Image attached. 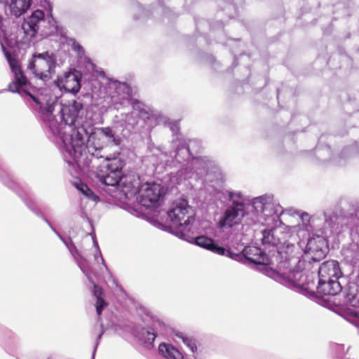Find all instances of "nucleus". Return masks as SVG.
Listing matches in <instances>:
<instances>
[{
  "instance_id": "nucleus-1",
  "label": "nucleus",
  "mask_w": 359,
  "mask_h": 359,
  "mask_svg": "<svg viewBox=\"0 0 359 359\" xmlns=\"http://www.w3.org/2000/svg\"><path fill=\"white\" fill-rule=\"evenodd\" d=\"M4 54L10 68L14 74V81L8 85V90L17 93L22 96L29 97L33 101L32 107L43 121L48 131L54 137H59L69 144V135L74 130L81 126L79 118L83 114V104L81 101L72 100L66 102H59L56 97L48 95L36 94L18 61L5 46L1 43ZM63 148V145L62 146Z\"/></svg>"
},
{
  "instance_id": "nucleus-37",
  "label": "nucleus",
  "mask_w": 359,
  "mask_h": 359,
  "mask_svg": "<svg viewBox=\"0 0 359 359\" xmlns=\"http://www.w3.org/2000/svg\"><path fill=\"white\" fill-rule=\"evenodd\" d=\"M49 22L50 23H53V27L55 29L56 28V21L54 19V18L53 17L52 14L50 13V20H49Z\"/></svg>"
},
{
  "instance_id": "nucleus-43",
  "label": "nucleus",
  "mask_w": 359,
  "mask_h": 359,
  "mask_svg": "<svg viewBox=\"0 0 359 359\" xmlns=\"http://www.w3.org/2000/svg\"><path fill=\"white\" fill-rule=\"evenodd\" d=\"M142 320H143L144 322H147V321H148V320H147L146 318H142Z\"/></svg>"
},
{
  "instance_id": "nucleus-34",
  "label": "nucleus",
  "mask_w": 359,
  "mask_h": 359,
  "mask_svg": "<svg viewBox=\"0 0 359 359\" xmlns=\"http://www.w3.org/2000/svg\"><path fill=\"white\" fill-rule=\"evenodd\" d=\"M90 282L93 285V294L96 297V299H97L100 297H102V294H103L102 289L100 286L96 285L93 280V282L92 281H90Z\"/></svg>"
},
{
  "instance_id": "nucleus-7",
  "label": "nucleus",
  "mask_w": 359,
  "mask_h": 359,
  "mask_svg": "<svg viewBox=\"0 0 359 359\" xmlns=\"http://www.w3.org/2000/svg\"><path fill=\"white\" fill-rule=\"evenodd\" d=\"M123 162L117 158L112 159L107 156L102 158V163L100 161L96 162V166H81L77 167L76 163L70 165L74 169L76 173L79 170L87 169L88 171L95 172L97 180L106 186L114 187L118 184L123 176Z\"/></svg>"
},
{
  "instance_id": "nucleus-17",
  "label": "nucleus",
  "mask_w": 359,
  "mask_h": 359,
  "mask_svg": "<svg viewBox=\"0 0 359 359\" xmlns=\"http://www.w3.org/2000/svg\"><path fill=\"white\" fill-rule=\"evenodd\" d=\"M190 239L194 240V243L196 245L211 251L219 255L226 256L235 260L238 257V253L233 252L230 249H226L222 246L219 245L213 239L209 237L205 236H199L196 238H191L190 236V238H189L187 241L191 242Z\"/></svg>"
},
{
  "instance_id": "nucleus-36",
  "label": "nucleus",
  "mask_w": 359,
  "mask_h": 359,
  "mask_svg": "<svg viewBox=\"0 0 359 359\" xmlns=\"http://www.w3.org/2000/svg\"><path fill=\"white\" fill-rule=\"evenodd\" d=\"M93 245H94L95 248H96V251H97V252H98V254H99V255H100V260H101V262H102V264L105 267H107V266H106V264H105V262H104V258H103V257H102V255L101 251H100V248H99L98 243H97V242L96 239H95V238H93Z\"/></svg>"
},
{
  "instance_id": "nucleus-40",
  "label": "nucleus",
  "mask_w": 359,
  "mask_h": 359,
  "mask_svg": "<svg viewBox=\"0 0 359 359\" xmlns=\"http://www.w3.org/2000/svg\"><path fill=\"white\" fill-rule=\"evenodd\" d=\"M100 75L102 77H103V78H105V77H106V74H105V72H104V71H101V72H100Z\"/></svg>"
},
{
  "instance_id": "nucleus-23",
  "label": "nucleus",
  "mask_w": 359,
  "mask_h": 359,
  "mask_svg": "<svg viewBox=\"0 0 359 359\" xmlns=\"http://www.w3.org/2000/svg\"><path fill=\"white\" fill-rule=\"evenodd\" d=\"M158 351L166 359H184L182 353L171 344L161 343Z\"/></svg>"
},
{
  "instance_id": "nucleus-20",
  "label": "nucleus",
  "mask_w": 359,
  "mask_h": 359,
  "mask_svg": "<svg viewBox=\"0 0 359 359\" xmlns=\"http://www.w3.org/2000/svg\"><path fill=\"white\" fill-rule=\"evenodd\" d=\"M316 292L322 296H335L342 290V286L337 279L317 278Z\"/></svg>"
},
{
  "instance_id": "nucleus-6",
  "label": "nucleus",
  "mask_w": 359,
  "mask_h": 359,
  "mask_svg": "<svg viewBox=\"0 0 359 359\" xmlns=\"http://www.w3.org/2000/svg\"><path fill=\"white\" fill-rule=\"evenodd\" d=\"M168 217L176 226L171 233L182 240L188 241L190 238L189 233H194L193 223L195 222L194 211L188 201L185 199L175 201L168 211Z\"/></svg>"
},
{
  "instance_id": "nucleus-21",
  "label": "nucleus",
  "mask_w": 359,
  "mask_h": 359,
  "mask_svg": "<svg viewBox=\"0 0 359 359\" xmlns=\"http://www.w3.org/2000/svg\"><path fill=\"white\" fill-rule=\"evenodd\" d=\"M342 276L339 264L335 260L324 262L318 269V277L339 280Z\"/></svg>"
},
{
  "instance_id": "nucleus-25",
  "label": "nucleus",
  "mask_w": 359,
  "mask_h": 359,
  "mask_svg": "<svg viewBox=\"0 0 359 359\" xmlns=\"http://www.w3.org/2000/svg\"><path fill=\"white\" fill-rule=\"evenodd\" d=\"M316 154L317 158L322 162L332 161V151L328 145L323 147L318 146L316 149Z\"/></svg>"
},
{
  "instance_id": "nucleus-9",
  "label": "nucleus",
  "mask_w": 359,
  "mask_h": 359,
  "mask_svg": "<svg viewBox=\"0 0 359 359\" xmlns=\"http://www.w3.org/2000/svg\"><path fill=\"white\" fill-rule=\"evenodd\" d=\"M252 211V221L247 223L248 225L256 224L262 222V219L265 221L275 222L279 219L283 213L282 206L273 199L272 195H263L252 199L250 205Z\"/></svg>"
},
{
  "instance_id": "nucleus-30",
  "label": "nucleus",
  "mask_w": 359,
  "mask_h": 359,
  "mask_svg": "<svg viewBox=\"0 0 359 359\" xmlns=\"http://www.w3.org/2000/svg\"><path fill=\"white\" fill-rule=\"evenodd\" d=\"M346 302L353 307H359V292L350 290L346 295Z\"/></svg>"
},
{
  "instance_id": "nucleus-12",
  "label": "nucleus",
  "mask_w": 359,
  "mask_h": 359,
  "mask_svg": "<svg viewBox=\"0 0 359 359\" xmlns=\"http://www.w3.org/2000/svg\"><path fill=\"white\" fill-rule=\"evenodd\" d=\"M140 311L149 319L151 325L146 327H142L140 330L137 329L135 331V336L145 347L151 348L153 346L157 337L168 336L171 331V328L158 316L154 313L149 309L141 307Z\"/></svg>"
},
{
  "instance_id": "nucleus-18",
  "label": "nucleus",
  "mask_w": 359,
  "mask_h": 359,
  "mask_svg": "<svg viewBox=\"0 0 359 359\" xmlns=\"http://www.w3.org/2000/svg\"><path fill=\"white\" fill-rule=\"evenodd\" d=\"M45 21V14L41 10H36L32 14L24 19L21 24V29L23 31L27 39L34 37L39 29L40 25Z\"/></svg>"
},
{
  "instance_id": "nucleus-10",
  "label": "nucleus",
  "mask_w": 359,
  "mask_h": 359,
  "mask_svg": "<svg viewBox=\"0 0 359 359\" xmlns=\"http://www.w3.org/2000/svg\"><path fill=\"white\" fill-rule=\"evenodd\" d=\"M231 204L226 207L218 222L221 229H230L238 224L245 215L246 205L241 191L226 190L222 194Z\"/></svg>"
},
{
  "instance_id": "nucleus-35",
  "label": "nucleus",
  "mask_w": 359,
  "mask_h": 359,
  "mask_svg": "<svg viewBox=\"0 0 359 359\" xmlns=\"http://www.w3.org/2000/svg\"><path fill=\"white\" fill-rule=\"evenodd\" d=\"M168 124H169V127H170V130L172 131L173 134H176L177 133H178V131L180 130V127H179V122L177 121H172V122L169 123Z\"/></svg>"
},
{
  "instance_id": "nucleus-19",
  "label": "nucleus",
  "mask_w": 359,
  "mask_h": 359,
  "mask_svg": "<svg viewBox=\"0 0 359 359\" xmlns=\"http://www.w3.org/2000/svg\"><path fill=\"white\" fill-rule=\"evenodd\" d=\"M232 246L238 252H237L238 256H240V253H241L251 262L262 265H268L270 264L269 257L265 252H262L260 248L243 246V244H238L237 246L232 244ZM238 257H239L236 259Z\"/></svg>"
},
{
  "instance_id": "nucleus-44",
  "label": "nucleus",
  "mask_w": 359,
  "mask_h": 359,
  "mask_svg": "<svg viewBox=\"0 0 359 359\" xmlns=\"http://www.w3.org/2000/svg\"><path fill=\"white\" fill-rule=\"evenodd\" d=\"M344 347V345H339V348Z\"/></svg>"
},
{
  "instance_id": "nucleus-8",
  "label": "nucleus",
  "mask_w": 359,
  "mask_h": 359,
  "mask_svg": "<svg viewBox=\"0 0 359 359\" xmlns=\"http://www.w3.org/2000/svg\"><path fill=\"white\" fill-rule=\"evenodd\" d=\"M58 66L57 55L52 50L35 51L27 61V71L43 82L52 80Z\"/></svg>"
},
{
  "instance_id": "nucleus-16",
  "label": "nucleus",
  "mask_w": 359,
  "mask_h": 359,
  "mask_svg": "<svg viewBox=\"0 0 359 359\" xmlns=\"http://www.w3.org/2000/svg\"><path fill=\"white\" fill-rule=\"evenodd\" d=\"M160 184L146 183L139 189L140 202L144 206H154L163 196Z\"/></svg>"
},
{
  "instance_id": "nucleus-4",
  "label": "nucleus",
  "mask_w": 359,
  "mask_h": 359,
  "mask_svg": "<svg viewBox=\"0 0 359 359\" xmlns=\"http://www.w3.org/2000/svg\"><path fill=\"white\" fill-rule=\"evenodd\" d=\"M104 89L107 97L110 98L111 106L114 109L118 110L127 105H130L134 110L139 112L140 116L144 120L154 121L156 124L167 123L168 118L161 112L133 98V89L127 83L107 79Z\"/></svg>"
},
{
  "instance_id": "nucleus-39",
  "label": "nucleus",
  "mask_w": 359,
  "mask_h": 359,
  "mask_svg": "<svg viewBox=\"0 0 359 359\" xmlns=\"http://www.w3.org/2000/svg\"><path fill=\"white\" fill-rule=\"evenodd\" d=\"M94 258H95V260H97V259H98V258H100V255H99V254H98V252H97V251L96 254H95V255H94Z\"/></svg>"
},
{
  "instance_id": "nucleus-33",
  "label": "nucleus",
  "mask_w": 359,
  "mask_h": 359,
  "mask_svg": "<svg viewBox=\"0 0 359 359\" xmlns=\"http://www.w3.org/2000/svg\"><path fill=\"white\" fill-rule=\"evenodd\" d=\"M137 10L139 13V15L135 16L136 19H141L149 16V11L141 5H137Z\"/></svg>"
},
{
  "instance_id": "nucleus-29",
  "label": "nucleus",
  "mask_w": 359,
  "mask_h": 359,
  "mask_svg": "<svg viewBox=\"0 0 359 359\" xmlns=\"http://www.w3.org/2000/svg\"><path fill=\"white\" fill-rule=\"evenodd\" d=\"M66 42L68 46H70L72 48V50L74 51L78 56L82 57L85 55V50L83 47L76 41L74 38H68L66 40Z\"/></svg>"
},
{
  "instance_id": "nucleus-27",
  "label": "nucleus",
  "mask_w": 359,
  "mask_h": 359,
  "mask_svg": "<svg viewBox=\"0 0 359 359\" xmlns=\"http://www.w3.org/2000/svg\"><path fill=\"white\" fill-rule=\"evenodd\" d=\"M186 147L191 153V158L198 156L202 149V142L197 139L186 140Z\"/></svg>"
},
{
  "instance_id": "nucleus-28",
  "label": "nucleus",
  "mask_w": 359,
  "mask_h": 359,
  "mask_svg": "<svg viewBox=\"0 0 359 359\" xmlns=\"http://www.w3.org/2000/svg\"><path fill=\"white\" fill-rule=\"evenodd\" d=\"M175 336L179 339H181L183 343L191 350L192 353L196 352L197 345L194 339L187 336L184 333L181 332H176Z\"/></svg>"
},
{
  "instance_id": "nucleus-41",
  "label": "nucleus",
  "mask_w": 359,
  "mask_h": 359,
  "mask_svg": "<svg viewBox=\"0 0 359 359\" xmlns=\"http://www.w3.org/2000/svg\"><path fill=\"white\" fill-rule=\"evenodd\" d=\"M88 61L89 62V63L92 65L93 67V69L94 67H95V65L91 62L90 59L88 58Z\"/></svg>"
},
{
  "instance_id": "nucleus-11",
  "label": "nucleus",
  "mask_w": 359,
  "mask_h": 359,
  "mask_svg": "<svg viewBox=\"0 0 359 359\" xmlns=\"http://www.w3.org/2000/svg\"><path fill=\"white\" fill-rule=\"evenodd\" d=\"M270 273L271 274H268L269 276L285 287L294 290L308 297L315 296V288L316 289L317 285L315 282L316 277L313 273L297 272L293 273L294 279L275 271H271Z\"/></svg>"
},
{
  "instance_id": "nucleus-32",
  "label": "nucleus",
  "mask_w": 359,
  "mask_h": 359,
  "mask_svg": "<svg viewBox=\"0 0 359 359\" xmlns=\"http://www.w3.org/2000/svg\"><path fill=\"white\" fill-rule=\"evenodd\" d=\"M104 330L103 328V325H100V332L99 334L97 335V337L96 338V341H95V345H94V348H93V353H92V359L95 358V355L97 347H98V346L100 344V340L102 339V337L104 334Z\"/></svg>"
},
{
  "instance_id": "nucleus-13",
  "label": "nucleus",
  "mask_w": 359,
  "mask_h": 359,
  "mask_svg": "<svg viewBox=\"0 0 359 359\" xmlns=\"http://www.w3.org/2000/svg\"><path fill=\"white\" fill-rule=\"evenodd\" d=\"M215 161L207 156H196L192 157L188 166L180 170V175L185 179L191 177L194 173L198 176L208 175L214 169H216Z\"/></svg>"
},
{
  "instance_id": "nucleus-3",
  "label": "nucleus",
  "mask_w": 359,
  "mask_h": 359,
  "mask_svg": "<svg viewBox=\"0 0 359 359\" xmlns=\"http://www.w3.org/2000/svg\"><path fill=\"white\" fill-rule=\"evenodd\" d=\"M302 224L297 234L300 246L305 245L304 252L313 262H320L329 251L327 238L336 228L337 216L325 212L310 216L306 212H298Z\"/></svg>"
},
{
  "instance_id": "nucleus-45",
  "label": "nucleus",
  "mask_w": 359,
  "mask_h": 359,
  "mask_svg": "<svg viewBox=\"0 0 359 359\" xmlns=\"http://www.w3.org/2000/svg\"><path fill=\"white\" fill-rule=\"evenodd\" d=\"M162 1H163V0H159V3H160V4H162Z\"/></svg>"
},
{
  "instance_id": "nucleus-5",
  "label": "nucleus",
  "mask_w": 359,
  "mask_h": 359,
  "mask_svg": "<svg viewBox=\"0 0 359 359\" xmlns=\"http://www.w3.org/2000/svg\"><path fill=\"white\" fill-rule=\"evenodd\" d=\"M1 180L4 184H5L9 189L13 190L19 196L26 206L33 213H34L37 217L41 218L48 225L50 229L55 233V235H57V236L67 248L69 252L74 258L77 265L87 277L88 280L93 282V278L90 276L91 271L89 266L86 264V259H84L81 255L72 241L71 239H69V241H66L55 229L52 224L47 219L44 215L35 207L32 198L33 194L31 193L29 189L26 185L20 184L18 182H16L13 179H11L10 176L6 177L5 179L2 178Z\"/></svg>"
},
{
  "instance_id": "nucleus-22",
  "label": "nucleus",
  "mask_w": 359,
  "mask_h": 359,
  "mask_svg": "<svg viewBox=\"0 0 359 359\" xmlns=\"http://www.w3.org/2000/svg\"><path fill=\"white\" fill-rule=\"evenodd\" d=\"M32 0H11L8 4L11 14L18 18L25 14L31 7Z\"/></svg>"
},
{
  "instance_id": "nucleus-15",
  "label": "nucleus",
  "mask_w": 359,
  "mask_h": 359,
  "mask_svg": "<svg viewBox=\"0 0 359 359\" xmlns=\"http://www.w3.org/2000/svg\"><path fill=\"white\" fill-rule=\"evenodd\" d=\"M81 72L73 69L65 72L62 76H57L54 83L60 89L76 95L81 89Z\"/></svg>"
},
{
  "instance_id": "nucleus-31",
  "label": "nucleus",
  "mask_w": 359,
  "mask_h": 359,
  "mask_svg": "<svg viewBox=\"0 0 359 359\" xmlns=\"http://www.w3.org/2000/svg\"><path fill=\"white\" fill-rule=\"evenodd\" d=\"M107 306V303L102 298V297H100L97 299L96 302V312L100 317L104 309Z\"/></svg>"
},
{
  "instance_id": "nucleus-24",
  "label": "nucleus",
  "mask_w": 359,
  "mask_h": 359,
  "mask_svg": "<svg viewBox=\"0 0 359 359\" xmlns=\"http://www.w3.org/2000/svg\"><path fill=\"white\" fill-rule=\"evenodd\" d=\"M275 229H264L262 231V242L264 245L269 244L275 246L280 243L279 238L275 236Z\"/></svg>"
},
{
  "instance_id": "nucleus-26",
  "label": "nucleus",
  "mask_w": 359,
  "mask_h": 359,
  "mask_svg": "<svg viewBox=\"0 0 359 359\" xmlns=\"http://www.w3.org/2000/svg\"><path fill=\"white\" fill-rule=\"evenodd\" d=\"M76 189L88 199L93 201H99V196H97L86 184L79 182L75 184Z\"/></svg>"
},
{
  "instance_id": "nucleus-2",
  "label": "nucleus",
  "mask_w": 359,
  "mask_h": 359,
  "mask_svg": "<svg viewBox=\"0 0 359 359\" xmlns=\"http://www.w3.org/2000/svg\"><path fill=\"white\" fill-rule=\"evenodd\" d=\"M63 139L62 155L68 165L96 166L104 158L103 149L108 146H119L121 138L111 127L95 128L84 123L69 135V144Z\"/></svg>"
},
{
  "instance_id": "nucleus-42",
  "label": "nucleus",
  "mask_w": 359,
  "mask_h": 359,
  "mask_svg": "<svg viewBox=\"0 0 359 359\" xmlns=\"http://www.w3.org/2000/svg\"><path fill=\"white\" fill-rule=\"evenodd\" d=\"M285 258L286 260H290V258L289 257H287V256H285Z\"/></svg>"
},
{
  "instance_id": "nucleus-14",
  "label": "nucleus",
  "mask_w": 359,
  "mask_h": 359,
  "mask_svg": "<svg viewBox=\"0 0 359 359\" xmlns=\"http://www.w3.org/2000/svg\"><path fill=\"white\" fill-rule=\"evenodd\" d=\"M170 146L171 150L166 155L172 159V163L175 165H181L180 170H182L183 168L188 166V163L191 159V153L186 147V140L177 137L172 140Z\"/></svg>"
},
{
  "instance_id": "nucleus-38",
  "label": "nucleus",
  "mask_w": 359,
  "mask_h": 359,
  "mask_svg": "<svg viewBox=\"0 0 359 359\" xmlns=\"http://www.w3.org/2000/svg\"><path fill=\"white\" fill-rule=\"evenodd\" d=\"M351 149L350 147H346V148H344V149H343V151H341V155L342 156H344L346 153L349 152V151H351ZM352 149L355 150V148H353Z\"/></svg>"
}]
</instances>
